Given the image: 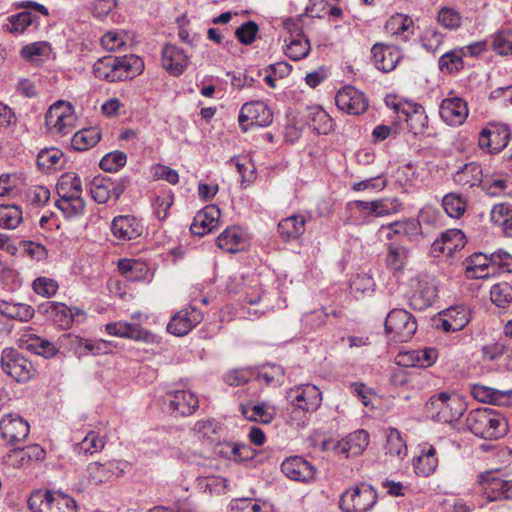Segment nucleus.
Masks as SVG:
<instances>
[{"label":"nucleus","instance_id":"obj_1","mask_svg":"<svg viewBox=\"0 0 512 512\" xmlns=\"http://www.w3.org/2000/svg\"><path fill=\"white\" fill-rule=\"evenodd\" d=\"M143 69L142 58L129 54L102 57L93 64L92 72L97 79L113 83L133 79L140 75Z\"/></svg>","mask_w":512,"mask_h":512},{"label":"nucleus","instance_id":"obj_2","mask_svg":"<svg viewBox=\"0 0 512 512\" xmlns=\"http://www.w3.org/2000/svg\"><path fill=\"white\" fill-rule=\"evenodd\" d=\"M466 426L475 436L483 439H499L508 432L504 416L491 408L471 410L466 417Z\"/></svg>","mask_w":512,"mask_h":512},{"label":"nucleus","instance_id":"obj_3","mask_svg":"<svg viewBox=\"0 0 512 512\" xmlns=\"http://www.w3.org/2000/svg\"><path fill=\"white\" fill-rule=\"evenodd\" d=\"M32 512H77L75 500L59 491L38 490L28 499Z\"/></svg>","mask_w":512,"mask_h":512},{"label":"nucleus","instance_id":"obj_4","mask_svg":"<svg viewBox=\"0 0 512 512\" xmlns=\"http://www.w3.org/2000/svg\"><path fill=\"white\" fill-rule=\"evenodd\" d=\"M377 500L376 490L367 483H360L342 493L339 507L342 512H369Z\"/></svg>","mask_w":512,"mask_h":512},{"label":"nucleus","instance_id":"obj_5","mask_svg":"<svg viewBox=\"0 0 512 512\" xmlns=\"http://www.w3.org/2000/svg\"><path fill=\"white\" fill-rule=\"evenodd\" d=\"M76 115L70 102L59 100L52 104L45 115V125L50 133L65 136L75 127Z\"/></svg>","mask_w":512,"mask_h":512},{"label":"nucleus","instance_id":"obj_6","mask_svg":"<svg viewBox=\"0 0 512 512\" xmlns=\"http://www.w3.org/2000/svg\"><path fill=\"white\" fill-rule=\"evenodd\" d=\"M477 482L484 500L481 507L495 501H512V479H502L487 471L478 476Z\"/></svg>","mask_w":512,"mask_h":512},{"label":"nucleus","instance_id":"obj_7","mask_svg":"<svg viewBox=\"0 0 512 512\" xmlns=\"http://www.w3.org/2000/svg\"><path fill=\"white\" fill-rule=\"evenodd\" d=\"M0 365L5 374L20 383L28 382L35 371L32 362L14 348L3 349Z\"/></svg>","mask_w":512,"mask_h":512},{"label":"nucleus","instance_id":"obj_8","mask_svg":"<svg viewBox=\"0 0 512 512\" xmlns=\"http://www.w3.org/2000/svg\"><path fill=\"white\" fill-rule=\"evenodd\" d=\"M417 330L416 319L404 309L391 310L385 320V331L397 342L410 340Z\"/></svg>","mask_w":512,"mask_h":512},{"label":"nucleus","instance_id":"obj_9","mask_svg":"<svg viewBox=\"0 0 512 512\" xmlns=\"http://www.w3.org/2000/svg\"><path fill=\"white\" fill-rule=\"evenodd\" d=\"M286 398L294 407L293 412L300 410L304 413H313L322 403L320 389L310 383L290 388L286 393Z\"/></svg>","mask_w":512,"mask_h":512},{"label":"nucleus","instance_id":"obj_10","mask_svg":"<svg viewBox=\"0 0 512 512\" xmlns=\"http://www.w3.org/2000/svg\"><path fill=\"white\" fill-rule=\"evenodd\" d=\"M164 404L173 416H190L199 408V399L192 391L175 385L166 392Z\"/></svg>","mask_w":512,"mask_h":512},{"label":"nucleus","instance_id":"obj_11","mask_svg":"<svg viewBox=\"0 0 512 512\" xmlns=\"http://www.w3.org/2000/svg\"><path fill=\"white\" fill-rule=\"evenodd\" d=\"M238 122L245 132L248 130V125L268 127L273 122V112L263 101L246 102L240 109Z\"/></svg>","mask_w":512,"mask_h":512},{"label":"nucleus","instance_id":"obj_12","mask_svg":"<svg viewBox=\"0 0 512 512\" xmlns=\"http://www.w3.org/2000/svg\"><path fill=\"white\" fill-rule=\"evenodd\" d=\"M510 131L502 123H489L484 127L478 137L479 147L491 154L499 153L508 144Z\"/></svg>","mask_w":512,"mask_h":512},{"label":"nucleus","instance_id":"obj_13","mask_svg":"<svg viewBox=\"0 0 512 512\" xmlns=\"http://www.w3.org/2000/svg\"><path fill=\"white\" fill-rule=\"evenodd\" d=\"M397 113L405 116L409 130L414 135H423L428 133V115L424 107L416 102L404 101L393 105Z\"/></svg>","mask_w":512,"mask_h":512},{"label":"nucleus","instance_id":"obj_14","mask_svg":"<svg viewBox=\"0 0 512 512\" xmlns=\"http://www.w3.org/2000/svg\"><path fill=\"white\" fill-rule=\"evenodd\" d=\"M369 443V433L363 429L356 430L348 434L345 438L337 442H326L325 449H331L337 455L345 458L359 456L363 453Z\"/></svg>","mask_w":512,"mask_h":512},{"label":"nucleus","instance_id":"obj_15","mask_svg":"<svg viewBox=\"0 0 512 512\" xmlns=\"http://www.w3.org/2000/svg\"><path fill=\"white\" fill-rule=\"evenodd\" d=\"M470 320V310L464 305H455L441 311L433 321L436 328L449 333L464 329Z\"/></svg>","mask_w":512,"mask_h":512},{"label":"nucleus","instance_id":"obj_16","mask_svg":"<svg viewBox=\"0 0 512 512\" xmlns=\"http://www.w3.org/2000/svg\"><path fill=\"white\" fill-rule=\"evenodd\" d=\"M229 293L239 295V300L249 305H258L264 299L265 293L259 286L258 278L246 280L235 276L227 284Z\"/></svg>","mask_w":512,"mask_h":512},{"label":"nucleus","instance_id":"obj_17","mask_svg":"<svg viewBox=\"0 0 512 512\" xmlns=\"http://www.w3.org/2000/svg\"><path fill=\"white\" fill-rule=\"evenodd\" d=\"M335 102L339 110L351 115H360L368 108L364 93L350 85L338 90Z\"/></svg>","mask_w":512,"mask_h":512},{"label":"nucleus","instance_id":"obj_18","mask_svg":"<svg viewBox=\"0 0 512 512\" xmlns=\"http://www.w3.org/2000/svg\"><path fill=\"white\" fill-rule=\"evenodd\" d=\"M29 430L28 422L17 414L9 413L0 419L1 436L12 446H17L25 440Z\"/></svg>","mask_w":512,"mask_h":512},{"label":"nucleus","instance_id":"obj_19","mask_svg":"<svg viewBox=\"0 0 512 512\" xmlns=\"http://www.w3.org/2000/svg\"><path fill=\"white\" fill-rule=\"evenodd\" d=\"M203 319V313L196 307L188 306L178 311L169 321L167 331L175 336L188 334Z\"/></svg>","mask_w":512,"mask_h":512},{"label":"nucleus","instance_id":"obj_20","mask_svg":"<svg viewBox=\"0 0 512 512\" xmlns=\"http://www.w3.org/2000/svg\"><path fill=\"white\" fill-rule=\"evenodd\" d=\"M126 463L109 460L105 463L92 462L87 466L88 481L98 485L120 477L125 473Z\"/></svg>","mask_w":512,"mask_h":512},{"label":"nucleus","instance_id":"obj_21","mask_svg":"<svg viewBox=\"0 0 512 512\" xmlns=\"http://www.w3.org/2000/svg\"><path fill=\"white\" fill-rule=\"evenodd\" d=\"M105 330L109 335L126 338L145 343H154L157 336L152 332L140 327L139 324L123 321L110 322L105 325Z\"/></svg>","mask_w":512,"mask_h":512},{"label":"nucleus","instance_id":"obj_22","mask_svg":"<svg viewBox=\"0 0 512 512\" xmlns=\"http://www.w3.org/2000/svg\"><path fill=\"white\" fill-rule=\"evenodd\" d=\"M439 114L447 125L459 126L468 117V105L463 98L458 96L447 97L441 102Z\"/></svg>","mask_w":512,"mask_h":512},{"label":"nucleus","instance_id":"obj_23","mask_svg":"<svg viewBox=\"0 0 512 512\" xmlns=\"http://www.w3.org/2000/svg\"><path fill=\"white\" fill-rule=\"evenodd\" d=\"M371 53L374 66L384 73L393 71L402 58L398 47L383 43L374 44Z\"/></svg>","mask_w":512,"mask_h":512},{"label":"nucleus","instance_id":"obj_24","mask_svg":"<svg viewBox=\"0 0 512 512\" xmlns=\"http://www.w3.org/2000/svg\"><path fill=\"white\" fill-rule=\"evenodd\" d=\"M220 216V209L216 205L210 204L205 206L194 216L190 227L191 232L198 236L211 233L219 227Z\"/></svg>","mask_w":512,"mask_h":512},{"label":"nucleus","instance_id":"obj_25","mask_svg":"<svg viewBox=\"0 0 512 512\" xmlns=\"http://www.w3.org/2000/svg\"><path fill=\"white\" fill-rule=\"evenodd\" d=\"M143 224L133 215H118L113 218L111 232L121 241H129L140 237L143 233Z\"/></svg>","mask_w":512,"mask_h":512},{"label":"nucleus","instance_id":"obj_26","mask_svg":"<svg viewBox=\"0 0 512 512\" xmlns=\"http://www.w3.org/2000/svg\"><path fill=\"white\" fill-rule=\"evenodd\" d=\"M281 471L291 480L299 482H309L316 474V468L300 456L286 458L281 464Z\"/></svg>","mask_w":512,"mask_h":512},{"label":"nucleus","instance_id":"obj_27","mask_svg":"<svg viewBox=\"0 0 512 512\" xmlns=\"http://www.w3.org/2000/svg\"><path fill=\"white\" fill-rule=\"evenodd\" d=\"M162 67L172 76L181 75L189 64L185 51L173 44H167L162 49Z\"/></svg>","mask_w":512,"mask_h":512},{"label":"nucleus","instance_id":"obj_28","mask_svg":"<svg viewBox=\"0 0 512 512\" xmlns=\"http://www.w3.org/2000/svg\"><path fill=\"white\" fill-rule=\"evenodd\" d=\"M38 311L62 329L73 324V311L63 302L47 301L38 306Z\"/></svg>","mask_w":512,"mask_h":512},{"label":"nucleus","instance_id":"obj_29","mask_svg":"<svg viewBox=\"0 0 512 512\" xmlns=\"http://www.w3.org/2000/svg\"><path fill=\"white\" fill-rule=\"evenodd\" d=\"M466 237L460 229H448L441 233L440 238L432 244L434 252H440L446 256H452L456 251L464 248Z\"/></svg>","mask_w":512,"mask_h":512},{"label":"nucleus","instance_id":"obj_30","mask_svg":"<svg viewBox=\"0 0 512 512\" xmlns=\"http://www.w3.org/2000/svg\"><path fill=\"white\" fill-rule=\"evenodd\" d=\"M465 275L470 279H486L495 275L491 256L474 253L465 261Z\"/></svg>","mask_w":512,"mask_h":512},{"label":"nucleus","instance_id":"obj_31","mask_svg":"<svg viewBox=\"0 0 512 512\" xmlns=\"http://www.w3.org/2000/svg\"><path fill=\"white\" fill-rule=\"evenodd\" d=\"M403 209L402 202L396 197H386L365 201V210L372 223L374 218L387 217L399 213Z\"/></svg>","mask_w":512,"mask_h":512},{"label":"nucleus","instance_id":"obj_32","mask_svg":"<svg viewBox=\"0 0 512 512\" xmlns=\"http://www.w3.org/2000/svg\"><path fill=\"white\" fill-rule=\"evenodd\" d=\"M437 358V350L432 347H426L399 354L397 357V363L400 366L426 368L432 366L436 362Z\"/></svg>","mask_w":512,"mask_h":512},{"label":"nucleus","instance_id":"obj_33","mask_svg":"<svg viewBox=\"0 0 512 512\" xmlns=\"http://www.w3.org/2000/svg\"><path fill=\"white\" fill-rule=\"evenodd\" d=\"M89 191L97 203L103 204L112 197L117 200L123 192V187L116 186L109 178L96 177L91 181Z\"/></svg>","mask_w":512,"mask_h":512},{"label":"nucleus","instance_id":"obj_34","mask_svg":"<svg viewBox=\"0 0 512 512\" xmlns=\"http://www.w3.org/2000/svg\"><path fill=\"white\" fill-rule=\"evenodd\" d=\"M414 471L423 477L431 476L438 467V452L436 447L430 444L421 446L420 454L413 460Z\"/></svg>","mask_w":512,"mask_h":512},{"label":"nucleus","instance_id":"obj_35","mask_svg":"<svg viewBox=\"0 0 512 512\" xmlns=\"http://www.w3.org/2000/svg\"><path fill=\"white\" fill-rule=\"evenodd\" d=\"M118 269L131 282H149L152 278L149 266L137 259H120Z\"/></svg>","mask_w":512,"mask_h":512},{"label":"nucleus","instance_id":"obj_36","mask_svg":"<svg viewBox=\"0 0 512 512\" xmlns=\"http://www.w3.org/2000/svg\"><path fill=\"white\" fill-rule=\"evenodd\" d=\"M240 411L245 419L262 424L271 423L277 414L276 408L267 402L241 404Z\"/></svg>","mask_w":512,"mask_h":512},{"label":"nucleus","instance_id":"obj_37","mask_svg":"<svg viewBox=\"0 0 512 512\" xmlns=\"http://www.w3.org/2000/svg\"><path fill=\"white\" fill-rule=\"evenodd\" d=\"M454 183L463 188L481 186L483 170L478 162H468L459 167L452 177Z\"/></svg>","mask_w":512,"mask_h":512},{"label":"nucleus","instance_id":"obj_38","mask_svg":"<svg viewBox=\"0 0 512 512\" xmlns=\"http://www.w3.org/2000/svg\"><path fill=\"white\" fill-rule=\"evenodd\" d=\"M472 394L483 403L498 406H509L512 403V390H498L484 385H474Z\"/></svg>","mask_w":512,"mask_h":512},{"label":"nucleus","instance_id":"obj_39","mask_svg":"<svg viewBox=\"0 0 512 512\" xmlns=\"http://www.w3.org/2000/svg\"><path fill=\"white\" fill-rule=\"evenodd\" d=\"M305 224V216L291 215L278 223L277 231L284 241L296 240L305 232Z\"/></svg>","mask_w":512,"mask_h":512},{"label":"nucleus","instance_id":"obj_40","mask_svg":"<svg viewBox=\"0 0 512 512\" xmlns=\"http://www.w3.org/2000/svg\"><path fill=\"white\" fill-rule=\"evenodd\" d=\"M34 313L35 310L31 305L0 300V314L8 319L27 322L33 318Z\"/></svg>","mask_w":512,"mask_h":512},{"label":"nucleus","instance_id":"obj_41","mask_svg":"<svg viewBox=\"0 0 512 512\" xmlns=\"http://www.w3.org/2000/svg\"><path fill=\"white\" fill-rule=\"evenodd\" d=\"M217 246L229 253L240 251L244 247V235L237 226L226 228L216 239Z\"/></svg>","mask_w":512,"mask_h":512},{"label":"nucleus","instance_id":"obj_42","mask_svg":"<svg viewBox=\"0 0 512 512\" xmlns=\"http://www.w3.org/2000/svg\"><path fill=\"white\" fill-rule=\"evenodd\" d=\"M101 137L100 128H83L73 135L71 145L77 151H87L94 147L101 140Z\"/></svg>","mask_w":512,"mask_h":512},{"label":"nucleus","instance_id":"obj_43","mask_svg":"<svg viewBox=\"0 0 512 512\" xmlns=\"http://www.w3.org/2000/svg\"><path fill=\"white\" fill-rule=\"evenodd\" d=\"M385 29L390 34L401 37L402 41H407L413 34V20L407 15L396 14L386 22Z\"/></svg>","mask_w":512,"mask_h":512},{"label":"nucleus","instance_id":"obj_44","mask_svg":"<svg viewBox=\"0 0 512 512\" xmlns=\"http://www.w3.org/2000/svg\"><path fill=\"white\" fill-rule=\"evenodd\" d=\"M386 250L385 262L387 268L393 273L403 271L408 261L409 250L402 245H396L392 242L387 244Z\"/></svg>","mask_w":512,"mask_h":512},{"label":"nucleus","instance_id":"obj_45","mask_svg":"<svg viewBox=\"0 0 512 512\" xmlns=\"http://www.w3.org/2000/svg\"><path fill=\"white\" fill-rule=\"evenodd\" d=\"M56 189L59 199L82 195V182L76 173H64L60 176Z\"/></svg>","mask_w":512,"mask_h":512},{"label":"nucleus","instance_id":"obj_46","mask_svg":"<svg viewBox=\"0 0 512 512\" xmlns=\"http://www.w3.org/2000/svg\"><path fill=\"white\" fill-rule=\"evenodd\" d=\"M467 206V197L457 192L447 193L442 198V207L450 218L460 219L465 214Z\"/></svg>","mask_w":512,"mask_h":512},{"label":"nucleus","instance_id":"obj_47","mask_svg":"<svg viewBox=\"0 0 512 512\" xmlns=\"http://www.w3.org/2000/svg\"><path fill=\"white\" fill-rule=\"evenodd\" d=\"M106 441L96 431H90L82 441L74 444L73 451L77 455L89 456L102 451Z\"/></svg>","mask_w":512,"mask_h":512},{"label":"nucleus","instance_id":"obj_48","mask_svg":"<svg viewBox=\"0 0 512 512\" xmlns=\"http://www.w3.org/2000/svg\"><path fill=\"white\" fill-rule=\"evenodd\" d=\"M465 48L454 49L444 53L438 60V67L442 73L456 74L464 67L463 57Z\"/></svg>","mask_w":512,"mask_h":512},{"label":"nucleus","instance_id":"obj_49","mask_svg":"<svg viewBox=\"0 0 512 512\" xmlns=\"http://www.w3.org/2000/svg\"><path fill=\"white\" fill-rule=\"evenodd\" d=\"M285 55L293 61L306 58L310 52V41L306 36L285 38Z\"/></svg>","mask_w":512,"mask_h":512},{"label":"nucleus","instance_id":"obj_50","mask_svg":"<svg viewBox=\"0 0 512 512\" xmlns=\"http://www.w3.org/2000/svg\"><path fill=\"white\" fill-rule=\"evenodd\" d=\"M345 212V224L355 226L370 224L367 211L365 210L364 200H354L348 202L345 207Z\"/></svg>","mask_w":512,"mask_h":512},{"label":"nucleus","instance_id":"obj_51","mask_svg":"<svg viewBox=\"0 0 512 512\" xmlns=\"http://www.w3.org/2000/svg\"><path fill=\"white\" fill-rule=\"evenodd\" d=\"M196 486L203 493L219 495L225 493L228 480L219 475L198 476Z\"/></svg>","mask_w":512,"mask_h":512},{"label":"nucleus","instance_id":"obj_52","mask_svg":"<svg viewBox=\"0 0 512 512\" xmlns=\"http://www.w3.org/2000/svg\"><path fill=\"white\" fill-rule=\"evenodd\" d=\"M451 396L446 392H441L430 397L425 404V409L432 417L447 421L445 414L451 406Z\"/></svg>","mask_w":512,"mask_h":512},{"label":"nucleus","instance_id":"obj_53","mask_svg":"<svg viewBox=\"0 0 512 512\" xmlns=\"http://www.w3.org/2000/svg\"><path fill=\"white\" fill-rule=\"evenodd\" d=\"M55 205L66 218L81 216L85 212V201L81 195L58 199Z\"/></svg>","mask_w":512,"mask_h":512},{"label":"nucleus","instance_id":"obj_54","mask_svg":"<svg viewBox=\"0 0 512 512\" xmlns=\"http://www.w3.org/2000/svg\"><path fill=\"white\" fill-rule=\"evenodd\" d=\"M36 21L35 15L31 11H22L8 18V23L4 25V29L12 34H22L28 26Z\"/></svg>","mask_w":512,"mask_h":512},{"label":"nucleus","instance_id":"obj_55","mask_svg":"<svg viewBox=\"0 0 512 512\" xmlns=\"http://www.w3.org/2000/svg\"><path fill=\"white\" fill-rule=\"evenodd\" d=\"M62 158L63 152L57 148L43 149L37 155V165L43 171H50L61 165Z\"/></svg>","mask_w":512,"mask_h":512},{"label":"nucleus","instance_id":"obj_56","mask_svg":"<svg viewBox=\"0 0 512 512\" xmlns=\"http://www.w3.org/2000/svg\"><path fill=\"white\" fill-rule=\"evenodd\" d=\"M13 457L20 466H24L32 461L44 459L45 450L38 444H32L21 449L16 448Z\"/></svg>","mask_w":512,"mask_h":512},{"label":"nucleus","instance_id":"obj_57","mask_svg":"<svg viewBox=\"0 0 512 512\" xmlns=\"http://www.w3.org/2000/svg\"><path fill=\"white\" fill-rule=\"evenodd\" d=\"M50 199V190L41 185H35L29 187L25 194L24 200L26 204L31 208L43 207Z\"/></svg>","mask_w":512,"mask_h":512},{"label":"nucleus","instance_id":"obj_58","mask_svg":"<svg viewBox=\"0 0 512 512\" xmlns=\"http://www.w3.org/2000/svg\"><path fill=\"white\" fill-rule=\"evenodd\" d=\"M22 210L16 205H0V226L15 229L22 222Z\"/></svg>","mask_w":512,"mask_h":512},{"label":"nucleus","instance_id":"obj_59","mask_svg":"<svg viewBox=\"0 0 512 512\" xmlns=\"http://www.w3.org/2000/svg\"><path fill=\"white\" fill-rule=\"evenodd\" d=\"M310 115L312 116L313 128L319 134H328L333 130L334 122L331 116L321 107H314L311 109Z\"/></svg>","mask_w":512,"mask_h":512},{"label":"nucleus","instance_id":"obj_60","mask_svg":"<svg viewBox=\"0 0 512 512\" xmlns=\"http://www.w3.org/2000/svg\"><path fill=\"white\" fill-rule=\"evenodd\" d=\"M490 298L496 306L505 308L512 302V287L507 282L494 284L490 290Z\"/></svg>","mask_w":512,"mask_h":512},{"label":"nucleus","instance_id":"obj_61","mask_svg":"<svg viewBox=\"0 0 512 512\" xmlns=\"http://www.w3.org/2000/svg\"><path fill=\"white\" fill-rule=\"evenodd\" d=\"M32 289L39 296L51 298L57 293L59 283L53 278L39 276L33 280Z\"/></svg>","mask_w":512,"mask_h":512},{"label":"nucleus","instance_id":"obj_62","mask_svg":"<svg viewBox=\"0 0 512 512\" xmlns=\"http://www.w3.org/2000/svg\"><path fill=\"white\" fill-rule=\"evenodd\" d=\"M229 512H269L264 503L249 498L234 499L230 502Z\"/></svg>","mask_w":512,"mask_h":512},{"label":"nucleus","instance_id":"obj_63","mask_svg":"<svg viewBox=\"0 0 512 512\" xmlns=\"http://www.w3.org/2000/svg\"><path fill=\"white\" fill-rule=\"evenodd\" d=\"M490 220L504 229L512 220V205L508 202L495 204L490 212Z\"/></svg>","mask_w":512,"mask_h":512},{"label":"nucleus","instance_id":"obj_64","mask_svg":"<svg viewBox=\"0 0 512 512\" xmlns=\"http://www.w3.org/2000/svg\"><path fill=\"white\" fill-rule=\"evenodd\" d=\"M493 50L500 55L512 54V30H500L493 38Z\"/></svg>","mask_w":512,"mask_h":512}]
</instances>
